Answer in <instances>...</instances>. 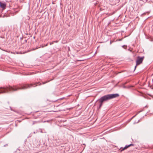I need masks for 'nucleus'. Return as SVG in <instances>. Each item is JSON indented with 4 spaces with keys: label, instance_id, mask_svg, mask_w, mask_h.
<instances>
[{
    "label": "nucleus",
    "instance_id": "ddd939ff",
    "mask_svg": "<svg viewBox=\"0 0 153 153\" xmlns=\"http://www.w3.org/2000/svg\"><path fill=\"white\" fill-rule=\"evenodd\" d=\"M152 82L153 84V79H152Z\"/></svg>",
    "mask_w": 153,
    "mask_h": 153
},
{
    "label": "nucleus",
    "instance_id": "a211bd4d",
    "mask_svg": "<svg viewBox=\"0 0 153 153\" xmlns=\"http://www.w3.org/2000/svg\"><path fill=\"white\" fill-rule=\"evenodd\" d=\"M51 44H53V43H50V45H51Z\"/></svg>",
    "mask_w": 153,
    "mask_h": 153
},
{
    "label": "nucleus",
    "instance_id": "f8f14e48",
    "mask_svg": "<svg viewBox=\"0 0 153 153\" xmlns=\"http://www.w3.org/2000/svg\"><path fill=\"white\" fill-rule=\"evenodd\" d=\"M36 133V132H35V131L33 132L34 134H35V133Z\"/></svg>",
    "mask_w": 153,
    "mask_h": 153
},
{
    "label": "nucleus",
    "instance_id": "6e6552de",
    "mask_svg": "<svg viewBox=\"0 0 153 153\" xmlns=\"http://www.w3.org/2000/svg\"><path fill=\"white\" fill-rule=\"evenodd\" d=\"M14 13H13V14H12V13H11V15H12V16H13L14 15Z\"/></svg>",
    "mask_w": 153,
    "mask_h": 153
},
{
    "label": "nucleus",
    "instance_id": "dca6fc26",
    "mask_svg": "<svg viewBox=\"0 0 153 153\" xmlns=\"http://www.w3.org/2000/svg\"><path fill=\"white\" fill-rule=\"evenodd\" d=\"M113 14V13H112V14H110V15H112V14Z\"/></svg>",
    "mask_w": 153,
    "mask_h": 153
},
{
    "label": "nucleus",
    "instance_id": "412c9836",
    "mask_svg": "<svg viewBox=\"0 0 153 153\" xmlns=\"http://www.w3.org/2000/svg\"><path fill=\"white\" fill-rule=\"evenodd\" d=\"M135 116V115H134V117H134Z\"/></svg>",
    "mask_w": 153,
    "mask_h": 153
},
{
    "label": "nucleus",
    "instance_id": "0eeeda50",
    "mask_svg": "<svg viewBox=\"0 0 153 153\" xmlns=\"http://www.w3.org/2000/svg\"><path fill=\"white\" fill-rule=\"evenodd\" d=\"M122 39H119V40H117V41H121L122 40Z\"/></svg>",
    "mask_w": 153,
    "mask_h": 153
},
{
    "label": "nucleus",
    "instance_id": "20e7f679",
    "mask_svg": "<svg viewBox=\"0 0 153 153\" xmlns=\"http://www.w3.org/2000/svg\"><path fill=\"white\" fill-rule=\"evenodd\" d=\"M6 6V3L5 2L3 1H0V7L3 10L5 9Z\"/></svg>",
    "mask_w": 153,
    "mask_h": 153
},
{
    "label": "nucleus",
    "instance_id": "9d476101",
    "mask_svg": "<svg viewBox=\"0 0 153 153\" xmlns=\"http://www.w3.org/2000/svg\"><path fill=\"white\" fill-rule=\"evenodd\" d=\"M112 42L111 41L110 42V44H111Z\"/></svg>",
    "mask_w": 153,
    "mask_h": 153
},
{
    "label": "nucleus",
    "instance_id": "f257e3e1",
    "mask_svg": "<svg viewBox=\"0 0 153 153\" xmlns=\"http://www.w3.org/2000/svg\"><path fill=\"white\" fill-rule=\"evenodd\" d=\"M34 84H25L21 86L20 87H17L16 86L12 87L9 86L4 88L3 89L0 90V93H4L8 92L9 91H15L19 89H25L32 87L34 85Z\"/></svg>",
    "mask_w": 153,
    "mask_h": 153
},
{
    "label": "nucleus",
    "instance_id": "7ed1b4c3",
    "mask_svg": "<svg viewBox=\"0 0 153 153\" xmlns=\"http://www.w3.org/2000/svg\"><path fill=\"white\" fill-rule=\"evenodd\" d=\"M144 58V56H143L142 57L138 56L137 57V59L136 61V65L135 67L134 71H135V70L137 66L140 64L142 62Z\"/></svg>",
    "mask_w": 153,
    "mask_h": 153
},
{
    "label": "nucleus",
    "instance_id": "6ab92c4d",
    "mask_svg": "<svg viewBox=\"0 0 153 153\" xmlns=\"http://www.w3.org/2000/svg\"><path fill=\"white\" fill-rule=\"evenodd\" d=\"M51 44H53V43H50V45H51Z\"/></svg>",
    "mask_w": 153,
    "mask_h": 153
},
{
    "label": "nucleus",
    "instance_id": "f3484780",
    "mask_svg": "<svg viewBox=\"0 0 153 153\" xmlns=\"http://www.w3.org/2000/svg\"><path fill=\"white\" fill-rule=\"evenodd\" d=\"M37 86V85H36L35 86H34V87H35V86Z\"/></svg>",
    "mask_w": 153,
    "mask_h": 153
},
{
    "label": "nucleus",
    "instance_id": "9b49d317",
    "mask_svg": "<svg viewBox=\"0 0 153 153\" xmlns=\"http://www.w3.org/2000/svg\"><path fill=\"white\" fill-rule=\"evenodd\" d=\"M46 122H49V121L48 120H47V121H46Z\"/></svg>",
    "mask_w": 153,
    "mask_h": 153
},
{
    "label": "nucleus",
    "instance_id": "f03ea898",
    "mask_svg": "<svg viewBox=\"0 0 153 153\" xmlns=\"http://www.w3.org/2000/svg\"><path fill=\"white\" fill-rule=\"evenodd\" d=\"M119 96V94H108L102 97L97 100V101L99 102V103L98 109H99L101 107L104 102L107 101L110 99L116 98Z\"/></svg>",
    "mask_w": 153,
    "mask_h": 153
},
{
    "label": "nucleus",
    "instance_id": "39448f33",
    "mask_svg": "<svg viewBox=\"0 0 153 153\" xmlns=\"http://www.w3.org/2000/svg\"><path fill=\"white\" fill-rule=\"evenodd\" d=\"M134 145L133 144H131L129 145H126L121 150V151H123V150L126 149H127L128 148L130 147V146H133Z\"/></svg>",
    "mask_w": 153,
    "mask_h": 153
},
{
    "label": "nucleus",
    "instance_id": "aec40b11",
    "mask_svg": "<svg viewBox=\"0 0 153 153\" xmlns=\"http://www.w3.org/2000/svg\"><path fill=\"white\" fill-rule=\"evenodd\" d=\"M51 44H53V43H50V45H51Z\"/></svg>",
    "mask_w": 153,
    "mask_h": 153
},
{
    "label": "nucleus",
    "instance_id": "5701e85b",
    "mask_svg": "<svg viewBox=\"0 0 153 153\" xmlns=\"http://www.w3.org/2000/svg\"><path fill=\"white\" fill-rule=\"evenodd\" d=\"M124 46H125V45H123V47Z\"/></svg>",
    "mask_w": 153,
    "mask_h": 153
},
{
    "label": "nucleus",
    "instance_id": "b1692460",
    "mask_svg": "<svg viewBox=\"0 0 153 153\" xmlns=\"http://www.w3.org/2000/svg\"><path fill=\"white\" fill-rule=\"evenodd\" d=\"M100 10H101V8H100Z\"/></svg>",
    "mask_w": 153,
    "mask_h": 153
},
{
    "label": "nucleus",
    "instance_id": "4468645a",
    "mask_svg": "<svg viewBox=\"0 0 153 153\" xmlns=\"http://www.w3.org/2000/svg\"><path fill=\"white\" fill-rule=\"evenodd\" d=\"M46 122V121H44L43 122V123H45Z\"/></svg>",
    "mask_w": 153,
    "mask_h": 153
},
{
    "label": "nucleus",
    "instance_id": "2eb2a0df",
    "mask_svg": "<svg viewBox=\"0 0 153 153\" xmlns=\"http://www.w3.org/2000/svg\"><path fill=\"white\" fill-rule=\"evenodd\" d=\"M46 83V82L43 83V84H44L45 83Z\"/></svg>",
    "mask_w": 153,
    "mask_h": 153
},
{
    "label": "nucleus",
    "instance_id": "423d86ee",
    "mask_svg": "<svg viewBox=\"0 0 153 153\" xmlns=\"http://www.w3.org/2000/svg\"><path fill=\"white\" fill-rule=\"evenodd\" d=\"M41 122V121H34L33 122V124H32V125H33L36 123H40V122Z\"/></svg>",
    "mask_w": 153,
    "mask_h": 153
},
{
    "label": "nucleus",
    "instance_id": "4be33fe9",
    "mask_svg": "<svg viewBox=\"0 0 153 153\" xmlns=\"http://www.w3.org/2000/svg\"><path fill=\"white\" fill-rule=\"evenodd\" d=\"M135 116V115H134V117H134Z\"/></svg>",
    "mask_w": 153,
    "mask_h": 153
},
{
    "label": "nucleus",
    "instance_id": "1a4fd4ad",
    "mask_svg": "<svg viewBox=\"0 0 153 153\" xmlns=\"http://www.w3.org/2000/svg\"><path fill=\"white\" fill-rule=\"evenodd\" d=\"M40 132L42 133H43V132L42 131V130H41V131H40Z\"/></svg>",
    "mask_w": 153,
    "mask_h": 153
}]
</instances>
